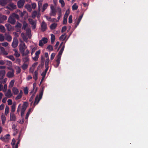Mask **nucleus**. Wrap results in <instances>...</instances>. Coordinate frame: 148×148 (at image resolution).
<instances>
[{
  "label": "nucleus",
  "instance_id": "f257e3e1",
  "mask_svg": "<svg viewBox=\"0 0 148 148\" xmlns=\"http://www.w3.org/2000/svg\"><path fill=\"white\" fill-rule=\"evenodd\" d=\"M27 48V47L24 42L21 40L19 45V49L22 56H27L29 53V51L28 49H26Z\"/></svg>",
  "mask_w": 148,
  "mask_h": 148
},
{
  "label": "nucleus",
  "instance_id": "f03ea898",
  "mask_svg": "<svg viewBox=\"0 0 148 148\" xmlns=\"http://www.w3.org/2000/svg\"><path fill=\"white\" fill-rule=\"evenodd\" d=\"M26 34L25 35L24 33H22L21 34V36L23 40L25 42L28 41V38H30L31 36V30L29 28L26 30Z\"/></svg>",
  "mask_w": 148,
  "mask_h": 148
},
{
  "label": "nucleus",
  "instance_id": "7ed1b4c3",
  "mask_svg": "<svg viewBox=\"0 0 148 148\" xmlns=\"http://www.w3.org/2000/svg\"><path fill=\"white\" fill-rule=\"evenodd\" d=\"M28 106V103L27 102L24 103L21 111V115L23 117L24 114V112Z\"/></svg>",
  "mask_w": 148,
  "mask_h": 148
},
{
  "label": "nucleus",
  "instance_id": "20e7f679",
  "mask_svg": "<svg viewBox=\"0 0 148 148\" xmlns=\"http://www.w3.org/2000/svg\"><path fill=\"white\" fill-rule=\"evenodd\" d=\"M43 91H42L39 95L36 96L34 102V104L36 105L38 103L40 99H41L43 94Z\"/></svg>",
  "mask_w": 148,
  "mask_h": 148
},
{
  "label": "nucleus",
  "instance_id": "39448f33",
  "mask_svg": "<svg viewBox=\"0 0 148 148\" xmlns=\"http://www.w3.org/2000/svg\"><path fill=\"white\" fill-rule=\"evenodd\" d=\"M0 139L3 141L6 142H8L10 139V135L9 134H7L4 137L1 136Z\"/></svg>",
  "mask_w": 148,
  "mask_h": 148
},
{
  "label": "nucleus",
  "instance_id": "423d86ee",
  "mask_svg": "<svg viewBox=\"0 0 148 148\" xmlns=\"http://www.w3.org/2000/svg\"><path fill=\"white\" fill-rule=\"evenodd\" d=\"M48 39L47 38L43 37L39 41V45L40 47H42L47 42Z\"/></svg>",
  "mask_w": 148,
  "mask_h": 148
},
{
  "label": "nucleus",
  "instance_id": "0eeeda50",
  "mask_svg": "<svg viewBox=\"0 0 148 148\" xmlns=\"http://www.w3.org/2000/svg\"><path fill=\"white\" fill-rule=\"evenodd\" d=\"M28 21L30 24L32 25V27L33 29H34L36 27V21H34L32 19H28Z\"/></svg>",
  "mask_w": 148,
  "mask_h": 148
},
{
  "label": "nucleus",
  "instance_id": "6e6552de",
  "mask_svg": "<svg viewBox=\"0 0 148 148\" xmlns=\"http://www.w3.org/2000/svg\"><path fill=\"white\" fill-rule=\"evenodd\" d=\"M18 41L16 38H14L13 41L12 46L13 48H15L18 46Z\"/></svg>",
  "mask_w": 148,
  "mask_h": 148
},
{
  "label": "nucleus",
  "instance_id": "1a4fd4ad",
  "mask_svg": "<svg viewBox=\"0 0 148 148\" xmlns=\"http://www.w3.org/2000/svg\"><path fill=\"white\" fill-rule=\"evenodd\" d=\"M6 75L7 77L9 78H12L14 76V70H12V71H9L7 73Z\"/></svg>",
  "mask_w": 148,
  "mask_h": 148
},
{
  "label": "nucleus",
  "instance_id": "9d476101",
  "mask_svg": "<svg viewBox=\"0 0 148 148\" xmlns=\"http://www.w3.org/2000/svg\"><path fill=\"white\" fill-rule=\"evenodd\" d=\"M64 48V45H63L60 51H59L58 54L57 56V59L60 60L61 55H62L63 52Z\"/></svg>",
  "mask_w": 148,
  "mask_h": 148
},
{
  "label": "nucleus",
  "instance_id": "9b49d317",
  "mask_svg": "<svg viewBox=\"0 0 148 148\" xmlns=\"http://www.w3.org/2000/svg\"><path fill=\"white\" fill-rule=\"evenodd\" d=\"M5 96L8 98H10L12 95V94L10 90L9 89L8 90L7 92L5 94Z\"/></svg>",
  "mask_w": 148,
  "mask_h": 148
},
{
  "label": "nucleus",
  "instance_id": "f8f14e48",
  "mask_svg": "<svg viewBox=\"0 0 148 148\" xmlns=\"http://www.w3.org/2000/svg\"><path fill=\"white\" fill-rule=\"evenodd\" d=\"M25 3L24 0H20L18 2V8H21L23 5Z\"/></svg>",
  "mask_w": 148,
  "mask_h": 148
},
{
  "label": "nucleus",
  "instance_id": "ddd939ff",
  "mask_svg": "<svg viewBox=\"0 0 148 148\" xmlns=\"http://www.w3.org/2000/svg\"><path fill=\"white\" fill-rule=\"evenodd\" d=\"M47 28L46 24L44 22H42L41 25V30L43 31H44Z\"/></svg>",
  "mask_w": 148,
  "mask_h": 148
},
{
  "label": "nucleus",
  "instance_id": "4468645a",
  "mask_svg": "<svg viewBox=\"0 0 148 148\" xmlns=\"http://www.w3.org/2000/svg\"><path fill=\"white\" fill-rule=\"evenodd\" d=\"M12 91L15 95H17L18 94V89L16 87H14L12 88Z\"/></svg>",
  "mask_w": 148,
  "mask_h": 148
},
{
  "label": "nucleus",
  "instance_id": "2eb2a0df",
  "mask_svg": "<svg viewBox=\"0 0 148 148\" xmlns=\"http://www.w3.org/2000/svg\"><path fill=\"white\" fill-rule=\"evenodd\" d=\"M48 69L47 68H46L45 71L44 72H43L41 74V75L42 76V79L41 81V82H40L41 83L42 82V81L44 79V78H45V75H46V73L48 70Z\"/></svg>",
  "mask_w": 148,
  "mask_h": 148
},
{
  "label": "nucleus",
  "instance_id": "dca6fc26",
  "mask_svg": "<svg viewBox=\"0 0 148 148\" xmlns=\"http://www.w3.org/2000/svg\"><path fill=\"white\" fill-rule=\"evenodd\" d=\"M23 92L21 90L20 91V92L15 98V99L16 100L20 99L22 97Z\"/></svg>",
  "mask_w": 148,
  "mask_h": 148
},
{
  "label": "nucleus",
  "instance_id": "f3484780",
  "mask_svg": "<svg viewBox=\"0 0 148 148\" xmlns=\"http://www.w3.org/2000/svg\"><path fill=\"white\" fill-rule=\"evenodd\" d=\"M51 12L50 13V15L51 16H55L56 14V11L53 6L52 5L51 6Z\"/></svg>",
  "mask_w": 148,
  "mask_h": 148
},
{
  "label": "nucleus",
  "instance_id": "a211bd4d",
  "mask_svg": "<svg viewBox=\"0 0 148 148\" xmlns=\"http://www.w3.org/2000/svg\"><path fill=\"white\" fill-rule=\"evenodd\" d=\"M10 119L11 121H15L16 120V116L12 112L10 113Z\"/></svg>",
  "mask_w": 148,
  "mask_h": 148
},
{
  "label": "nucleus",
  "instance_id": "6ab92c4d",
  "mask_svg": "<svg viewBox=\"0 0 148 148\" xmlns=\"http://www.w3.org/2000/svg\"><path fill=\"white\" fill-rule=\"evenodd\" d=\"M18 14L21 17H23L24 15H26L27 17H28V14L25 11H24L22 12L19 10L18 11Z\"/></svg>",
  "mask_w": 148,
  "mask_h": 148
},
{
  "label": "nucleus",
  "instance_id": "aec40b11",
  "mask_svg": "<svg viewBox=\"0 0 148 148\" xmlns=\"http://www.w3.org/2000/svg\"><path fill=\"white\" fill-rule=\"evenodd\" d=\"M12 16H10L8 18V21L9 22L12 24H14L15 22V20L12 17Z\"/></svg>",
  "mask_w": 148,
  "mask_h": 148
},
{
  "label": "nucleus",
  "instance_id": "412c9836",
  "mask_svg": "<svg viewBox=\"0 0 148 148\" xmlns=\"http://www.w3.org/2000/svg\"><path fill=\"white\" fill-rule=\"evenodd\" d=\"M0 49L1 53L4 55H7L8 54V53L5 51L4 48L2 47H0Z\"/></svg>",
  "mask_w": 148,
  "mask_h": 148
},
{
  "label": "nucleus",
  "instance_id": "4be33fe9",
  "mask_svg": "<svg viewBox=\"0 0 148 148\" xmlns=\"http://www.w3.org/2000/svg\"><path fill=\"white\" fill-rule=\"evenodd\" d=\"M16 105V103L15 102H14L11 106V112H13L15 111Z\"/></svg>",
  "mask_w": 148,
  "mask_h": 148
},
{
  "label": "nucleus",
  "instance_id": "5701e85b",
  "mask_svg": "<svg viewBox=\"0 0 148 148\" xmlns=\"http://www.w3.org/2000/svg\"><path fill=\"white\" fill-rule=\"evenodd\" d=\"M57 11L58 12V20L56 21H59L60 18L61 16V10L60 8H58L57 9Z\"/></svg>",
  "mask_w": 148,
  "mask_h": 148
},
{
  "label": "nucleus",
  "instance_id": "b1692460",
  "mask_svg": "<svg viewBox=\"0 0 148 148\" xmlns=\"http://www.w3.org/2000/svg\"><path fill=\"white\" fill-rule=\"evenodd\" d=\"M1 119L2 123L3 125H4L5 123L6 120V118L4 115H2L1 116Z\"/></svg>",
  "mask_w": 148,
  "mask_h": 148
},
{
  "label": "nucleus",
  "instance_id": "393cba45",
  "mask_svg": "<svg viewBox=\"0 0 148 148\" xmlns=\"http://www.w3.org/2000/svg\"><path fill=\"white\" fill-rule=\"evenodd\" d=\"M8 7L11 10L13 9L16 8V5L13 3H10Z\"/></svg>",
  "mask_w": 148,
  "mask_h": 148
},
{
  "label": "nucleus",
  "instance_id": "a878e982",
  "mask_svg": "<svg viewBox=\"0 0 148 148\" xmlns=\"http://www.w3.org/2000/svg\"><path fill=\"white\" fill-rule=\"evenodd\" d=\"M82 15H81L78 18H76L75 20V21L77 24V25L79 24L82 18Z\"/></svg>",
  "mask_w": 148,
  "mask_h": 148
},
{
  "label": "nucleus",
  "instance_id": "bb28decb",
  "mask_svg": "<svg viewBox=\"0 0 148 148\" xmlns=\"http://www.w3.org/2000/svg\"><path fill=\"white\" fill-rule=\"evenodd\" d=\"M49 59H46L45 60V67H46V68H47L48 69L49 68V66L48 64L49 62Z\"/></svg>",
  "mask_w": 148,
  "mask_h": 148
},
{
  "label": "nucleus",
  "instance_id": "cd10ccee",
  "mask_svg": "<svg viewBox=\"0 0 148 148\" xmlns=\"http://www.w3.org/2000/svg\"><path fill=\"white\" fill-rule=\"evenodd\" d=\"M57 24L56 23H54L51 25L50 26V28L51 29H54L56 27Z\"/></svg>",
  "mask_w": 148,
  "mask_h": 148
},
{
  "label": "nucleus",
  "instance_id": "c85d7f7f",
  "mask_svg": "<svg viewBox=\"0 0 148 148\" xmlns=\"http://www.w3.org/2000/svg\"><path fill=\"white\" fill-rule=\"evenodd\" d=\"M66 37V35L64 34L62 35L60 37V40L63 41L64 40Z\"/></svg>",
  "mask_w": 148,
  "mask_h": 148
},
{
  "label": "nucleus",
  "instance_id": "c756f323",
  "mask_svg": "<svg viewBox=\"0 0 148 148\" xmlns=\"http://www.w3.org/2000/svg\"><path fill=\"white\" fill-rule=\"evenodd\" d=\"M5 36L7 40L9 41H10L11 40L12 38L10 36L7 34H5Z\"/></svg>",
  "mask_w": 148,
  "mask_h": 148
},
{
  "label": "nucleus",
  "instance_id": "7c9ffc66",
  "mask_svg": "<svg viewBox=\"0 0 148 148\" xmlns=\"http://www.w3.org/2000/svg\"><path fill=\"white\" fill-rule=\"evenodd\" d=\"M28 66V64L27 63H24L21 67L23 70H25L27 68Z\"/></svg>",
  "mask_w": 148,
  "mask_h": 148
},
{
  "label": "nucleus",
  "instance_id": "2f4dec72",
  "mask_svg": "<svg viewBox=\"0 0 148 148\" xmlns=\"http://www.w3.org/2000/svg\"><path fill=\"white\" fill-rule=\"evenodd\" d=\"M5 74V70H0V76L3 77Z\"/></svg>",
  "mask_w": 148,
  "mask_h": 148
},
{
  "label": "nucleus",
  "instance_id": "473e14b6",
  "mask_svg": "<svg viewBox=\"0 0 148 148\" xmlns=\"http://www.w3.org/2000/svg\"><path fill=\"white\" fill-rule=\"evenodd\" d=\"M14 51L15 52L14 55L16 57H18L20 56V54L18 53L17 50L15 49L14 50Z\"/></svg>",
  "mask_w": 148,
  "mask_h": 148
},
{
  "label": "nucleus",
  "instance_id": "72a5a7b5",
  "mask_svg": "<svg viewBox=\"0 0 148 148\" xmlns=\"http://www.w3.org/2000/svg\"><path fill=\"white\" fill-rule=\"evenodd\" d=\"M9 107L6 106L5 107V114L6 115H7L9 113Z\"/></svg>",
  "mask_w": 148,
  "mask_h": 148
},
{
  "label": "nucleus",
  "instance_id": "f704fd0d",
  "mask_svg": "<svg viewBox=\"0 0 148 148\" xmlns=\"http://www.w3.org/2000/svg\"><path fill=\"white\" fill-rule=\"evenodd\" d=\"M32 111V109L31 108L29 110H28V112H27V113L26 114L25 118L26 119H28L29 116V114H30V113Z\"/></svg>",
  "mask_w": 148,
  "mask_h": 148
},
{
  "label": "nucleus",
  "instance_id": "c9c22d12",
  "mask_svg": "<svg viewBox=\"0 0 148 148\" xmlns=\"http://www.w3.org/2000/svg\"><path fill=\"white\" fill-rule=\"evenodd\" d=\"M23 27L22 29L24 30H26V28L27 27L28 25L27 23H26L25 21H24L23 23Z\"/></svg>",
  "mask_w": 148,
  "mask_h": 148
},
{
  "label": "nucleus",
  "instance_id": "e433bc0d",
  "mask_svg": "<svg viewBox=\"0 0 148 148\" xmlns=\"http://www.w3.org/2000/svg\"><path fill=\"white\" fill-rule=\"evenodd\" d=\"M29 61V58L27 56L23 58V61L24 62V63H27Z\"/></svg>",
  "mask_w": 148,
  "mask_h": 148
},
{
  "label": "nucleus",
  "instance_id": "4c0bfd02",
  "mask_svg": "<svg viewBox=\"0 0 148 148\" xmlns=\"http://www.w3.org/2000/svg\"><path fill=\"white\" fill-rule=\"evenodd\" d=\"M51 41L52 43H53L55 41V36L53 34H51Z\"/></svg>",
  "mask_w": 148,
  "mask_h": 148
},
{
  "label": "nucleus",
  "instance_id": "58836bf2",
  "mask_svg": "<svg viewBox=\"0 0 148 148\" xmlns=\"http://www.w3.org/2000/svg\"><path fill=\"white\" fill-rule=\"evenodd\" d=\"M25 7L29 11L31 12L32 11V8L30 5H26Z\"/></svg>",
  "mask_w": 148,
  "mask_h": 148
},
{
  "label": "nucleus",
  "instance_id": "ea45409f",
  "mask_svg": "<svg viewBox=\"0 0 148 148\" xmlns=\"http://www.w3.org/2000/svg\"><path fill=\"white\" fill-rule=\"evenodd\" d=\"M78 8V6L76 3H74L72 7V9L73 10H77V9Z\"/></svg>",
  "mask_w": 148,
  "mask_h": 148
},
{
  "label": "nucleus",
  "instance_id": "a19ab883",
  "mask_svg": "<svg viewBox=\"0 0 148 148\" xmlns=\"http://www.w3.org/2000/svg\"><path fill=\"white\" fill-rule=\"evenodd\" d=\"M6 3V1L5 0H0V5H4Z\"/></svg>",
  "mask_w": 148,
  "mask_h": 148
},
{
  "label": "nucleus",
  "instance_id": "79ce46f5",
  "mask_svg": "<svg viewBox=\"0 0 148 148\" xmlns=\"http://www.w3.org/2000/svg\"><path fill=\"white\" fill-rule=\"evenodd\" d=\"M69 13H70V11H69V9H68L66 11L65 14L64 15V17L67 18L68 15L69 14Z\"/></svg>",
  "mask_w": 148,
  "mask_h": 148
},
{
  "label": "nucleus",
  "instance_id": "37998d69",
  "mask_svg": "<svg viewBox=\"0 0 148 148\" xmlns=\"http://www.w3.org/2000/svg\"><path fill=\"white\" fill-rule=\"evenodd\" d=\"M14 82L15 81L14 80H12L10 81V85L9 86V87L10 88H12L13 86Z\"/></svg>",
  "mask_w": 148,
  "mask_h": 148
},
{
  "label": "nucleus",
  "instance_id": "c03bdc74",
  "mask_svg": "<svg viewBox=\"0 0 148 148\" xmlns=\"http://www.w3.org/2000/svg\"><path fill=\"white\" fill-rule=\"evenodd\" d=\"M37 88H36V91H35V92L34 93H33L32 94V96H31V97H30V98L29 99V101H31L32 100L35 96V93H36V92L37 91Z\"/></svg>",
  "mask_w": 148,
  "mask_h": 148
},
{
  "label": "nucleus",
  "instance_id": "a18cd8bd",
  "mask_svg": "<svg viewBox=\"0 0 148 148\" xmlns=\"http://www.w3.org/2000/svg\"><path fill=\"white\" fill-rule=\"evenodd\" d=\"M16 73L17 74L19 73L21 71V69L20 67L17 66L16 67Z\"/></svg>",
  "mask_w": 148,
  "mask_h": 148
},
{
  "label": "nucleus",
  "instance_id": "49530a36",
  "mask_svg": "<svg viewBox=\"0 0 148 148\" xmlns=\"http://www.w3.org/2000/svg\"><path fill=\"white\" fill-rule=\"evenodd\" d=\"M24 93L25 95H27L28 93V89L27 87H25L24 88Z\"/></svg>",
  "mask_w": 148,
  "mask_h": 148
},
{
  "label": "nucleus",
  "instance_id": "de8ad7c7",
  "mask_svg": "<svg viewBox=\"0 0 148 148\" xmlns=\"http://www.w3.org/2000/svg\"><path fill=\"white\" fill-rule=\"evenodd\" d=\"M60 59H57V60H56V64L54 66L56 67H57L59 66V64L60 63Z\"/></svg>",
  "mask_w": 148,
  "mask_h": 148
},
{
  "label": "nucleus",
  "instance_id": "09e8293b",
  "mask_svg": "<svg viewBox=\"0 0 148 148\" xmlns=\"http://www.w3.org/2000/svg\"><path fill=\"white\" fill-rule=\"evenodd\" d=\"M6 27H7V29L8 31H10L12 29V27L11 25L8 24H6L5 25Z\"/></svg>",
  "mask_w": 148,
  "mask_h": 148
},
{
  "label": "nucleus",
  "instance_id": "8fccbe9b",
  "mask_svg": "<svg viewBox=\"0 0 148 148\" xmlns=\"http://www.w3.org/2000/svg\"><path fill=\"white\" fill-rule=\"evenodd\" d=\"M15 139L14 138L13 139L12 141L11 142V145H12V146L13 148H15Z\"/></svg>",
  "mask_w": 148,
  "mask_h": 148
},
{
  "label": "nucleus",
  "instance_id": "3c124183",
  "mask_svg": "<svg viewBox=\"0 0 148 148\" xmlns=\"http://www.w3.org/2000/svg\"><path fill=\"white\" fill-rule=\"evenodd\" d=\"M6 57L10 59L13 61H14L15 60V58L14 56H7Z\"/></svg>",
  "mask_w": 148,
  "mask_h": 148
},
{
  "label": "nucleus",
  "instance_id": "603ef678",
  "mask_svg": "<svg viewBox=\"0 0 148 148\" xmlns=\"http://www.w3.org/2000/svg\"><path fill=\"white\" fill-rule=\"evenodd\" d=\"M22 26V25L19 23H17L15 26V27L17 28H21Z\"/></svg>",
  "mask_w": 148,
  "mask_h": 148
},
{
  "label": "nucleus",
  "instance_id": "864d4df0",
  "mask_svg": "<svg viewBox=\"0 0 148 148\" xmlns=\"http://www.w3.org/2000/svg\"><path fill=\"white\" fill-rule=\"evenodd\" d=\"M47 49L49 51H51L53 50V48L52 46L51 45H49L47 47Z\"/></svg>",
  "mask_w": 148,
  "mask_h": 148
},
{
  "label": "nucleus",
  "instance_id": "5fc2aeb1",
  "mask_svg": "<svg viewBox=\"0 0 148 148\" xmlns=\"http://www.w3.org/2000/svg\"><path fill=\"white\" fill-rule=\"evenodd\" d=\"M56 55V53H51V56L50 59L51 60H53L54 58Z\"/></svg>",
  "mask_w": 148,
  "mask_h": 148
},
{
  "label": "nucleus",
  "instance_id": "6e6d98bb",
  "mask_svg": "<svg viewBox=\"0 0 148 148\" xmlns=\"http://www.w3.org/2000/svg\"><path fill=\"white\" fill-rule=\"evenodd\" d=\"M0 30L2 32H5V29L3 26L2 25H0Z\"/></svg>",
  "mask_w": 148,
  "mask_h": 148
},
{
  "label": "nucleus",
  "instance_id": "4d7b16f0",
  "mask_svg": "<svg viewBox=\"0 0 148 148\" xmlns=\"http://www.w3.org/2000/svg\"><path fill=\"white\" fill-rule=\"evenodd\" d=\"M72 15H70L69 16V23H72Z\"/></svg>",
  "mask_w": 148,
  "mask_h": 148
},
{
  "label": "nucleus",
  "instance_id": "13d9d810",
  "mask_svg": "<svg viewBox=\"0 0 148 148\" xmlns=\"http://www.w3.org/2000/svg\"><path fill=\"white\" fill-rule=\"evenodd\" d=\"M37 14V12L36 11L34 12L32 14V17L33 18H35Z\"/></svg>",
  "mask_w": 148,
  "mask_h": 148
},
{
  "label": "nucleus",
  "instance_id": "bf43d9fd",
  "mask_svg": "<svg viewBox=\"0 0 148 148\" xmlns=\"http://www.w3.org/2000/svg\"><path fill=\"white\" fill-rule=\"evenodd\" d=\"M37 71H35L34 74V78L35 80H36L37 79Z\"/></svg>",
  "mask_w": 148,
  "mask_h": 148
},
{
  "label": "nucleus",
  "instance_id": "052dcab7",
  "mask_svg": "<svg viewBox=\"0 0 148 148\" xmlns=\"http://www.w3.org/2000/svg\"><path fill=\"white\" fill-rule=\"evenodd\" d=\"M1 45L5 47L7 46L8 44L7 42H4L1 43V44L0 43V45Z\"/></svg>",
  "mask_w": 148,
  "mask_h": 148
},
{
  "label": "nucleus",
  "instance_id": "680f3d73",
  "mask_svg": "<svg viewBox=\"0 0 148 148\" xmlns=\"http://www.w3.org/2000/svg\"><path fill=\"white\" fill-rule=\"evenodd\" d=\"M11 16H13V17H15V18H19V16L16 14H15V13H13L11 15Z\"/></svg>",
  "mask_w": 148,
  "mask_h": 148
},
{
  "label": "nucleus",
  "instance_id": "e2e57ef3",
  "mask_svg": "<svg viewBox=\"0 0 148 148\" xmlns=\"http://www.w3.org/2000/svg\"><path fill=\"white\" fill-rule=\"evenodd\" d=\"M48 6V4L47 3H46L44 4L43 7V11H44L47 8Z\"/></svg>",
  "mask_w": 148,
  "mask_h": 148
},
{
  "label": "nucleus",
  "instance_id": "0e129e2a",
  "mask_svg": "<svg viewBox=\"0 0 148 148\" xmlns=\"http://www.w3.org/2000/svg\"><path fill=\"white\" fill-rule=\"evenodd\" d=\"M60 3L61 4L62 6L63 7L64 5V2L63 0H60Z\"/></svg>",
  "mask_w": 148,
  "mask_h": 148
},
{
  "label": "nucleus",
  "instance_id": "69168bd1",
  "mask_svg": "<svg viewBox=\"0 0 148 148\" xmlns=\"http://www.w3.org/2000/svg\"><path fill=\"white\" fill-rule=\"evenodd\" d=\"M7 102L8 103V105L9 106L11 105L12 103V101L11 99H8L7 101Z\"/></svg>",
  "mask_w": 148,
  "mask_h": 148
},
{
  "label": "nucleus",
  "instance_id": "338daca9",
  "mask_svg": "<svg viewBox=\"0 0 148 148\" xmlns=\"http://www.w3.org/2000/svg\"><path fill=\"white\" fill-rule=\"evenodd\" d=\"M4 36L2 34H0V41H2L4 40Z\"/></svg>",
  "mask_w": 148,
  "mask_h": 148
},
{
  "label": "nucleus",
  "instance_id": "774afa93",
  "mask_svg": "<svg viewBox=\"0 0 148 148\" xmlns=\"http://www.w3.org/2000/svg\"><path fill=\"white\" fill-rule=\"evenodd\" d=\"M67 18H65V17H64V19L63 21V24H65L67 22Z\"/></svg>",
  "mask_w": 148,
  "mask_h": 148
}]
</instances>
